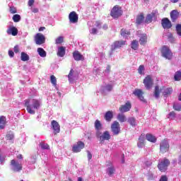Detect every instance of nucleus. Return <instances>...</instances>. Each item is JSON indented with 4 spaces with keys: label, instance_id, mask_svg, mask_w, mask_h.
Masks as SVG:
<instances>
[{
    "label": "nucleus",
    "instance_id": "f257e3e1",
    "mask_svg": "<svg viewBox=\"0 0 181 181\" xmlns=\"http://www.w3.org/2000/svg\"><path fill=\"white\" fill-rule=\"evenodd\" d=\"M25 105L27 107V111L29 114L34 115L36 110L40 108V101L36 99L25 100Z\"/></svg>",
    "mask_w": 181,
    "mask_h": 181
},
{
    "label": "nucleus",
    "instance_id": "f03ea898",
    "mask_svg": "<svg viewBox=\"0 0 181 181\" xmlns=\"http://www.w3.org/2000/svg\"><path fill=\"white\" fill-rule=\"evenodd\" d=\"M161 54L163 57H165V59H168V60H170L172 57H173V53H172L170 48H169V47L166 45L162 47Z\"/></svg>",
    "mask_w": 181,
    "mask_h": 181
},
{
    "label": "nucleus",
    "instance_id": "7ed1b4c3",
    "mask_svg": "<svg viewBox=\"0 0 181 181\" xmlns=\"http://www.w3.org/2000/svg\"><path fill=\"white\" fill-rule=\"evenodd\" d=\"M11 170H13V172H21L22 169V162L12 160L11 162Z\"/></svg>",
    "mask_w": 181,
    "mask_h": 181
},
{
    "label": "nucleus",
    "instance_id": "20e7f679",
    "mask_svg": "<svg viewBox=\"0 0 181 181\" xmlns=\"http://www.w3.org/2000/svg\"><path fill=\"white\" fill-rule=\"evenodd\" d=\"M143 83L146 90H151L153 86V79L152 78V76L148 75L146 76L143 81Z\"/></svg>",
    "mask_w": 181,
    "mask_h": 181
},
{
    "label": "nucleus",
    "instance_id": "39448f33",
    "mask_svg": "<svg viewBox=\"0 0 181 181\" xmlns=\"http://www.w3.org/2000/svg\"><path fill=\"white\" fill-rule=\"evenodd\" d=\"M169 165H170V162L169 161V160L164 158L160 162V163H158V168L159 170H160V172H166V170H168V166H169Z\"/></svg>",
    "mask_w": 181,
    "mask_h": 181
},
{
    "label": "nucleus",
    "instance_id": "423d86ee",
    "mask_svg": "<svg viewBox=\"0 0 181 181\" xmlns=\"http://www.w3.org/2000/svg\"><path fill=\"white\" fill-rule=\"evenodd\" d=\"M84 142L83 141H78L74 144L72 146V152L74 153H78V152H81L82 149H84Z\"/></svg>",
    "mask_w": 181,
    "mask_h": 181
},
{
    "label": "nucleus",
    "instance_id": "0eeeda50",
    "mask_svg": "<svg viewBox=\"0 0 181 181\" xmlns=\"http://www.w3.org/2000/svg\"><path fill=\"white\" fill-rule=\"evenodd\" d=\"M110 15L115 19L119 18V16L122 15V10H121V8H119L118 6H115L111 11Z\"/></svg>",
    "mask_w": 181,
    "mask_h": 181
},
{
    "label": "nucleus",
    "instance_id": "6e6552de",
    "mask_svg": "<svg viewBox=\"0 0 181 181\" xmlns=\"http://www.w3.org/2000/svg\"><path fill=\"white\" fill-rule=\"evenodd\" d=\"M111 130L113 135H119V134L121 132V127L119 126V122L117 121L113 122L111 125Z\"/></svg>",
    "mask_w": 181,
    "mask_h": 181
},
{
    "label": "nucleus",
    "instance_id": "1a4fd4ad",
    "mask_svg": "<svg viewBox=\"0 0 181 181\" xmlns=\"http://www.w3.org/2000/svg\"><path fill=\"white\" fill-rule=\"evenodd\" d=\"M100 139V142L101 144H104L105 141H110L111 139V134H110V132L105 131L101 135L98 136Z\"/></svg>",
    "mask_w": 181,
    "mask_h": 181
},
{
    "label": "nucleus",
    "instance_id": "9d476101",
    "mask_svg": "<svg viewBox=\"0 0 181 181\" xmlns=\"http://www.w3.org/2000/svg\"><path fill=\"white\" fill-rule=\"evenodd\" d=\"M168 151H169V142H168V140L164 139L160 144V151L161 153H165Z\"/></svg>",
    "mask_w": 181,
    "mask_h": 181
},
{
    "label": "nucleus",
    "instance_id": "9b49d317",
    "mask_svg": "<svg viewBox=\"0 0 181 181\" xmlns=\"http://www.w3.org/2000/svg\"><path fill=\"white\" fill-rule=\"evenodd\" d=\"M131 108H132V105H131V102L128 101L124 105H121L119 107V111L124 114V112H128V111H130Z\"/></svg>",
    "mask_w": 181,
    "mask_h": 181
},
{
    "label": "nucleus",
    "instance_id": "f8f14e48",
    "mask_svg": "<svg viewBox=\"0 0 181 181\" xmlns=\"http://www.w3.org/2000/svg\"><path fill=\"white\" fill-rule=\"evenodd\" d=\"M35 42L36 45H43L45 42V35L42 33H37L35 36Z\"/></svg>",
    "mask_w": 181,
    "mask_h": 181
},
{
    "label": "nucleus",
    "instance_id": "ddd939ff",
    "mask_svg": "<svg viewBox=\"0 0 181 181\" xmlns=\"http://www.w3.org/2000/svg\"><path fill=\"white\" fill-rule=\"evenodd\" d=\"M70 23H77L78 22V15L75 11H71L69 15Z\"/></svg>",
    "mask_w": 181,
    "mask_h": 181
},
{
    "label": "nucleus",
    "instance_id": "4468645a",
    "mask_svg": "<svg viewBox=\"0 0 181 181\" xmlns=\"http://www.w3.org/2000/svg\"><path fill=\"white\" fill-rule=\"evenodd\" d=\"M158 14V11H155L151 13L150 14L147 15L145 22L146 23H151L153 19L156 18V15Z\"/></svg>",
    "mask_w": 181,
    "mask_h": 181
},
{
    "label": "nucleus",
    "instance_id": "2eb2a0df",
    "mask_svg": "<svg viewBox=\"0 0 181 181\" xmlns=\"http://www.w3.org/2000/svg\"><path fill=\"white\" fill-rule=\"evenodd\" d=\"M133 94L136 95V97H138L140 101H143V103H145V99L144 98V92L141 90V89H136Z\"/></svg>",
    "mask_w": 181,
    "mask_h": 181
},
{
    "label": "nucleus",
    "instance_id": "dca6fc26",
    "mask_svg": "<svg viewBox=\"0 0 181 181\" xmlns=\"http://www.w3.org/2000/svg\"><path fill=\"white\" fill-rule=\"evenodd\" d=\"M8 35H11L12 36H17L18 35V28H16L15 26H10L8 28L7 30Z\"/></svg>",
    "mask_w": 181,
    "mask_h": 181
},
{
    "label": "nucleus",
    "instance_id": "f3484780",
    "mask_svg": "<svg viewBox=\"0 0 181 181\" xmlns=\"http://www.w3.org/2000/svg\"><path fill=\"white\" fill-rule=\"evenodd\" d=\"M161 25L163 29H170V28H172V23H170V21L168 18H163L161 21Z\"/></svg>",
    "mask_w": 181,
    "mask_h": 181
},
{
    "label": "nucleus",
    "instance_id": "a211bd4d",
    "mask_svg": "<svg viewBox=\"0 0 181 181\" xmlns=\"http://www.w3.org/2000/svg\"><path fill=\"white\" fill-rule=\"evenodd\" d=\"M95 129H96L97 132H96V135L97 136H100V131H101V129H103V125L101 124V122H100V120L96 119L95 121Z\"/></svg>",
    "mask_w": 181,
    "mask_h": 181
},
{
    "label": "nucleus",
    "instance_id": "6ab92c4d",
    "mask_svg": "<svg viewBox=\"0 0 181 181\" xmlns=\"http://www.w3.org/2000/svg\"><path fill=\"white\" fill-rule=\"evenodd\" d=\"M51 124L54 134H59V132H60V125L59 123L55 120H53Z\"/></svg>",
    "mask_w": 181,
    "mask_h": 181
},
{
    "label": "nucleus",
    "instance_id": "aec40b11",
    "mask_svg": "<svg viewBox=\"0 0 181 181\" xmlns=\"http://www.w3.org/2000/svg\"><path fill=\"white\" fill-rule=\"evenodd\" d=\"M57 54L59 57H64V54H66V47H59L57 49Z\"/></svg>",
    "mask_w": 181,
    "mask_h": 181
},
{
    "label": "nucleus",
    "instance_id": "412c9836",
    "mask_svg": "<svg viewBox=\"0 0 181 181\" xmlns=\"http://www.w3.org/2000/svg\"><path fill=\"white\" fill-rule=\"evenodd\" d=\"M125 45V41H116L112 45V50H115V49H118V47H121Z\"/></svg>",
    "mask_w": 181,
    "mask_h": 181
},
{
    "label": "nucleus",
    "instance_id": "4be33fe9",
    "mask_svg": "<svg viewBox=\"0 0 181 181\" xmlns=\"http://www.w3.org/2000/svg\"><path fill=\"white\" fill-rule=\"evenodd\" d=\"M148 42V36L146 34H141L140 35L139 42L142 46H145Z\"/></svg>",
    "mask_w": 181,
    "mask_h": 181
},
{
    "label": "nucleus",
    "instance_id": "5701e85b",
    "mask_svg": "<svg viewBox=\"0 0 181 181\" xmlns=\"http://www.w3.org/2000/svg\"><path fill=\"white\" fill-rule=\"evenodd\" d=\"M73 57L74 60H76V62H78L80 60H84V57L77 51L73 53Z\"/></svg>",
    "mask_w": 181,
    "mask_h": 181
},
{
    "label": "nucleus",
    "instance_id": "b1692460",
    "mask_svg": "<svg viewBox=\"0 0 181 181\" xmlns=\"http://www.w3.org/2000/svg\"><path fill=\"white\" fill-rule=\"evenodd\" d=\"M172 91H173L172 88L163 87L162 89H160V93H162L163 94V95H169L172 94Z\"/></svg>",
    "mask_w": 181,
    "mask_h": 181
},
{
    "label": "nucleus",
    "instance_id": "393cba45",
    "mask_svg": "<svg viewBox=\"0 0 181 181\" xmlns=\"http://www.w3.org/2000/svg\"><path fill=\"white\" fill-rule=\"evenodd\" d=\"M146 139L148 141V142H152L153 144H155V142H156V137L151 134H147L146 135Z\"/></svg>",
    "mask_w": 181,
    "mask_h": 181
},
{
    "label": "nucleus",
    "instance_id": "a878e982",
    "mask_svg": "<svg viewBox=\"0 0 181 181\" xmlns=\"http://www.w3.org/2000/svg\"><path fill=\"white\" fill-rule=\"evenodd\" d=\"M113 117H114V115L112 111H107L105 114V119L107 121V122H110L111 119H112Z\"/></svg>",
    "mask_w": 181,
    "mask_h": 181
},
{
    "label": "nucleus",
    "instance_id": "bb28decb",
    "mask_svg": "<svg viewBox=\"0 0 181 181\" xmlns=\"http://www.w3.org/2000/svg\"><path fill=\"white\" fill-rule=\"evenodd\" d=\"M170 17L173 22H175L177 18H179V12L177 10H174L170 13Z\"/></svg>",
    "mask_w": 181,
    "mask_h": 181
},
{
    "label": "nucleus",
    "instance_id": "cd10ccee",
    "mask_svg": "<svg viewBox=\"0 0 181 181\" xmlns=\"http://www.w3.org/2000/svg\"><path fill=\"white\" fill-rule=\"evenodd\" d=\"M117 119L119 122H127V117L124 113H119L117 116Z\"/></svg>",
    "mask_w": 181,
    "mask_h": 181
},
{
    "label": "nucleus",
    "instance_id": "c85d7f7f",
    "mask_svg": "<svg viewBox=\"0 0 181 181\" xmlns=\"http://www.w3.org/2000/svg\"><path fill=\"white\" fill-rule=\"evenodd\" d=\"M6 125V117L1 116L0 117V129H4Z\"/></svg>",
    "mask_w": 181,
    "mask_h": 181
},
{
    "label": "nucleus",
    "instance_id": "c756f323",
    "mask_svg": "<svg viewBox=\"0 0 181 181\" xmlns=\"http://www.w3.org/2000/svg\"><path fill=\"white\" fill-rule=\"evenodd\" d=\"M39 56H40V57H46V51H45V49H43V48H37V50Z\"/></svg>",
    "mask_w": 181,
    "mask_h": 181
},
{
    "label": "nucleus",
    "instance_id": "7c9ffc66",
    "mask_svg": "<svg viewBox=\"0 0 181 181\" xmlns=\"http://www.w3.org/2000/svg\"><path fill=\"white\" fill-rule=\"evenodd\" d=\"M139 74L144 76L145 74V66L140 65L137 69Z\"/></svg>",
    "mask_w": 181,
    "mask_h": 181
},
{
    "label": "nucleus",
    "instance_id": "2f4dec72",
    "mask_svg": "<svg viewBox=\"0 0 181 181\" xmlns=\"http://www.w3.org/2000/svg\"><path fill=\"white\" fill-rule=\"evenodd\" d=\"M139 47V44L138 43V41L135 40L132 42V49L134 50H137Z\"/></svg>",
    "mask_w": 181,
    "mask_h": 181
},
{
    "label": "nucleus",
    "instance_id": "473e14b6",
    "mask_svg": "<svg viewBox=\"0 0 181 181\" xmlns=\"http://www.w3.org/2000/svg\"><path fill=\"white\" fill-rule=\"evenodd\" d=\"M128 122L132 125V127H136V120L134 117H129L128 119Z\"/></svg>",
    "mask_w": 181,
    "mask_h": 181
},
{
    "label": "nucleus",
    "instance_id": "72a5a7b5",
    "mask_svg": "<svg viewBox=\"0 0 181 181\" xmlns=\"http://www.w3.org/2000/svg\"><path fill=\"white\" fill-rule=\"evenodd\" d=\"M114 172H115V168H114V166H112V165L109 167L107 170V175H109V176L114 175Z\"/></svg>",
    "mask_w": 181,
    "mask_h": 181
},
{
    "label": "nucleus",
    "instance_id": "f704fd0d",
    "mask_svg": "<svg viewBox=\"0 0 181 181\" xmlns=\"http://www.w3.org/2000/svg\"><path fill=\"white\" fill-rule=\"evenodd\" d=\"M21 60L22 62H28L29 60V55L25 52H21Z\"/></svg>",
    "mask_w": 181,
    "mask_h": 181
},
{
    "label": "nucleus",
    "instance_id": "c9c22d12",
    "mask_svg": "<svg viewBox=\"0 0 181 181\" xmlns=\"http://www.w3.org/2000/svg\"><path fill=\"white\" fill-rule=\"evenodd\" d=\"M121 35L122 36H123V37H128V36H129L131 33L125 29H122Z\"/></svg>",
    "mask_w": 181,
    "mask_h": 181
},
{
    "label": "nucleus",
    "instance_id": "e433bc0d",
    "mask_svg": "<svg viewBox=\"0 0 181 181\" xmlns=\"http://www.w3.org/2000/svg\"><path fill=\"white\" fill-rule=\"evenodd\" d=\"M175 81H179L181 79V71H178L175 73L174 76Z\"/></svg>",
    "mask_w": 181,
    "mask_h": 181
},
{
    "label": "nucleus",
    "instance_id": "4c0bfd02",
    "mask_svg": "<svg viewBox=\"0 0 181 181\" xmlns=\"http://www.w3.org/2000/svg\"><path fill=\"white\" fill-rule=\"evenodd\" d=\"M144 19H145V18L143 15L139 16L136 18V23H138V25L142 23V22H144Z\"/></svg>",
    "mask_w": 181,
    "mask_h": 181
},
{
    "label": "nucleus",
    "instance_id": "58836bf2",
    "mask_svg": "<svg viewBox=\"0 0 181 181\" xmlns=\"http://www.w3.org/2000/svg\"><path fill=\"white\" fill-rule=\"evenodd\" d=\"M74 71H73V69H71L68 75V78L69 80V81L71 83H73V81H74V78L73 77V73Z\"/></svg>",
    "mask_w": 181,
    "mask_h": 181
},
{
    "label": "nucleus",
    "instance_id": "ea45409f",
    "mask_svg": "<svg viewBox=\"0 0 181 181\" xmlns=\"http://www.w3.org/2000/svg\"><path fill=\"white\" fill-rule=\"evenodd\" d=\"M159 94H160V90H159V87L156 86L155 92H154V97H156V98H158Z\"/></svg>",
    "mask_w": 181,
    "mask_h": 181
},
{
    "label": "nucleus",
    "instance_id": "a19ab883",
    "mask_svg": "<svg viewBox=\"0 0 181 181\" xmlns=\"http://www.w3.org/2000/svg\"><path fill=\"white\" fill-rule=\"evenodd\" d=\"M168 37L170 43H175V42H176V40L173 37V35H172V33H168Z\"/></svg>",
    "mask_w": 181,
    "mask_h": 181
},
{
    "label": "nucleus",
    "instance_id": "79ce46f5",
    "mask_svg": "<svg viewBox=\"0 0 181 181\" xmlns=\"http://www.w3.org/2000/svg\"><path fill=\"white\" fill-rule=\"evenodd\" d=\"M50 79H51L52 84H53V86H57V80L56 79V76H54V75H52Z\"/></svg>",
    "mask_w": 181,
    "mask_h": 181
},
{
    "label": "nucleus",
    "instance_id": "37998d69",
    "mask_svg": "<svg viewBox=\"0 0 181 181\" xmlns=\"http://www.w3.org/2000/svg\"><path fill=\"white\" fill-rule=\"evenodd\" d=\"M176 32L178 36H181V24H177L176 25Z\"/></svg>",
    "mask_w": 181,
    "mask_h": 181
},
{
    "label": "nucleus",
    "instance_id": "c03bdc74",
    "mask_svg": "<svg viewBox=\"0 0 181 181\" xmlns=\"http://www.w3.org/2000/svg\"><path fill=\"white\" fill-rule=\"evenodd\" d=\"M13 22H19L21 21V16L19 14H16L13 16Z\"/></svg>",
    "mask_w": 181,
    "mask_h": 181
},
{
    "label": "nucleus",
    "instance_id": "a18cd8bd",
    "mask_svg": "<svg viewBox=\"0 0 181 181\" xmlns=\"http://www.w3.org/2000/svg\"><path fill=\"white\" fill-rule=\"evenodd\" d=\"M104 90H105V91H111V90H112V85L107 84V85L105 86Z\"/></svg>",
    "mask_w": 181,
    "mask_h": 181
},
{
    "label": "nucleus",
    "instance_id": "49530a36",
    "mask_svg": "<svg viewBox=\"0 0 181 181\" xmlns=\"http://www.w3.org/2000/svg\"><path fill=\"white\" fill-rule=\"evenodd\" d=\"M63 37H58L57 39H56V44L57 45H60L62 43H63Z\"/></svg>",
    "mask_w": 181,
    "mask_h": 181
},
{
    "label": "nucleus",
    "instance_id": "de8ad7c7",
    "mask_svg": "<svg viewBox=\"0 0 181 181\" xmlns=\"http://www.w3.org/2000/svg\"><path fill=\"white\" fill-rule=\"evenodd\" d=\"M111 71V66H107L106 67V69L104 71V74L105 76H108V74H110V71Z\"/></svg>",
    "mask_w": 181,
    "mask_h": 181
},
{
    "label": "nucleus",
    "instance_id": "09e8293b",
    "mask_svg": "<svg viewBox=\"0 0 181 181\" xmlns=\"http://www.w3.org/2000/svg\"><path fill=\"white\" fill-rule=\"evenodd\" d=\"M175 117H176V113H175V112H171L168 114V118L170 119H173Z\"/></svg>",
    "mask_w": 181,
    "mask_h": 181
},
{
    "label": "nucleus",
    "instance_id": "8fccbe9b",
    "mask_svg": "<svg viewBox=\"0 0 181 181\" xmlns=\"http://www.w3.org/2000/svg\"><path fill=\"white\" fill-rule=\"evenodd\" d=\"M173 108H174V110H175V111H181V105L175 104L173 105Z\"/></svg>",
    "mask_w": 181,
    "mask_h": 181
},
{
    "label": "nucleus",
    "instance_id": "3c124183",
    "mask_svg": "<svg viewBox=\"0 0 181 181\" xmlns=\"http://www.w3.org/2000/svg\"><path fill=\"white\" fill-rule=\"evenodd\" d=\"M42 149H49V145L47 144L42 143L40 144Z\"/></svg>",
    "mask_w": 181,
    "mask_h": 181
},
{
    "label": "nucleus",
    "instance_id": "603ef678",
    "mask_svg": "<svg viewBox=\"0 0 181 181\" xmlns=\"http://www.w3.org/2000/svg\"><path fill=\"white\" fill-rule=\"evenodd\" d=\"M145 138H146L145 134H141L139 138V141L145 142Z\"/></svg>",
    "mask_w": 181,
    "mask_h": 181
},
{
    "label": "nucleus",
    "instance_id": "864d4df0",
    "mask_svg": "<svg viewBox=\"0 0 181 181\" xmlns=\"http://www.w3.org/2000/svg\"><path fill=\"white\" fill-rule=\"evenodd\" d=\"M137 146L138 148H144V146H145V141H139Z\"/></svg>",
    "mask_w": 181,
    "mask_h": 181
},
{
    "label": "nucleus",
    "instance_id": "5fc2aeb1",
    "mask_svg": "<svg viewBox=\"0 0 181 181\" xmlns=\"http://www.w3.org/2000/svg\"><path fill=\"white\" fill-rule=\"evenodd\" d=\"M6 138L7 139H9L10 141L13 139V134L12 133H8L7 135H6Z\"/></svg>",
    "mask_w": 181,
    "mask_h": 181
},
{
    "label": "nucleus",
    "instance_id": "6e6d98bb",
    "mask_svg": "<svg viewBox=\"0 0 181 181\" xmlns=\"http://www.w3.org/2000/svg\"><path fill=\"white\" fill-rule=\"evenodd\" d=\"M97 29L94 28L90 30V33H91V35H97Z\"/></svg>",
    "mask_w": 181,
    "mask_h": 181
},
{
    "label": "nucleus",
    "instance_id": "4d7b16f0",
    "mask_svg": "<svg viewBox=\"0 0 181 181\" xmlns=\"http://www.w3.org/2000/svg\"><path fill=\"white\" fill-rule=\"evenodd\" d=\"M94 26H95V28H101V23L96 21L94 23Z\"/></svg>",
    "mask_w": 181,
    "mask_h": 181
},
{
    "label": "nucleus",
    "instance_id": "13d9d810",
    "mask_svg": "<svg viewBox=\"0 0 181 181\" xmlns=\"http://www.w3.org/2000/svg\"><path fill=\"white\" fill-rule=\"evenodd\" d=\"M11 13H16V8L15 7H10Z\"/></svg>",
    "mask_w": 181,
    "mask_h": 181
},
{
    "label": "nucleus",
    "instance_id": "bf43d9fd",
    "mask_svg": "<svg viewBox=\"0 0 181 181\" xmlns=\"http://www.w3.org/2000/svg\"><path fill=\"white\" fill-rule=\"evenodd\" d=\"M33 4H35V0H29L28 5V6H33Z\"/></svg>",
    "mask_w": 181,
    "mask_h": 181
},
{
    "label": "nucleus",
    "instance_id": "052dcab7",
    "mask_svg": "<svg viewBox=\"0 0 181 181\" xmlns=\"http://www.w3.org/2000/svg\"><path fill=\"white\" fill-rule=\"evenodd\" d=\"M159 181H168V177H166V175H163Z\"/></svg>",
    "mask_w": 181,
    "mask_h": 181
},
{
    "label": "nucleus",
    "instance_id": "680f3d73",
    "mask_svg": "<svg viewBox=\"0 0 181 181\" xmlns=\"http://www.w3.org/2000/svg\"><path fill=\"white\" fill-rule=\"evenodd\" d=\"M88 153V160H91L92 158H93V155H91V153H90L89 151H87Z\"/></svg>",
    "mask_w": 181,
    "mask_h": 181
},
{
    "label": "nucleus",
    "instance_id": "e2e57ef3",
    "mask_svg": "<svg viewBox=\"0 0 181 181\" xmlns=\"http://www.w3.org/2000/svg\"><path fill=\"white\" fill-rule=\"evenodd\" d=\"M14 55H15V53H13V51H12V50L8 51V56L10 57H13Z\"/></svg>",
    "mask_w": 181,
    "mask_h": 181
},
{
    "label": "nucleus",
    "instance_id": "0e129e2a",
    "mask_svg": "<svg viewBox=\"0 0 181 181\" xmlns=\"http://www.w3.org/2000/svg\"><path fill=\"white\" fill-rule=\"evenodd\" d=\"M31 11L33 12V13H37V12H39V9L37 8H31Z\"/></svg>",
    "mask_w": 181,
    "mask_h": 181
},
{
    "label": "nucleus",
    "instance_id": "69168bd1",
    "mask_svg": "<svg viewBox=\"0 0 181 181\" xmlns=\"http://www.w3.org/2000/svg\"><path fill=\"white\" fill-rule=\"evenodd\" d=\"M14 52L15 53H19V47L18 45L14 47Z\"/></svg>",
    "mask_w": 181,
    "mask_h": 181
},
{
    "label": "nucleus",
    "instance_id": "338daca9",
    "mask_svg": "<svg viewBox=\"0 0 181 181\" xmlns=\"http://www.w3.org/2000/svg\"><path fill=\"white\" fill-rule=\"evenodd\" d=\"M45 29V27H41L39 28V32H43V30Z\"/></svg>",
    "mask_w": 181,
    "mask_h": 181
},
{
    "label": "nucleus",
    "instance_id": "774afa93",
    "mask_svg": "<svg viewBox=\"0 0 181 181\" xmlns=\"http://www.w3.org/2000/svg\"><path fill=\"white\" fill-rule=\"evenodd\" d=\"M178 163L179 165H181V156L179 157Z\"/></svg>",
    "mask_w": 181,
    "mask_h": 181
}]
</instances>
